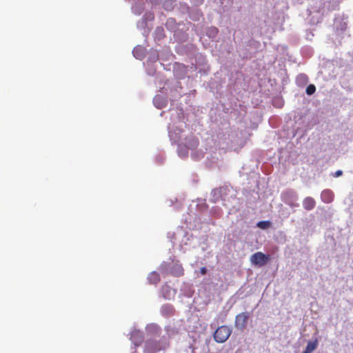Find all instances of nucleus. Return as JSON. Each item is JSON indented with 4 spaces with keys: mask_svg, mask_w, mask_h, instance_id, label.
<instances>
[{
    "mask_svg": "<svg viewBox=\"0 0 353 353\" xmlns=\"http://www.w3.org/2000/svg\"><path fill=\"white\" fill-rule=\"evenodd\" d=\"M149 353H154V351H149Z\"/></svg>",
    "mask_w": 353,
    "mask_h": 353,
    "instance_id": "2eb2a0df",
    "label": "nucleus"
},
{
    "mask_svg": "<svg viewBox=\"0 0 353 353\" xmlns=\"http://www.w3.org/2000/svg\"><path fill=\"white\" fill-rule=\"evenodd\" d=\"M317 345L318 340L316 339L314 341H310L307 343L303 353H311L317 347Z\"/></svg>",
    "mask_w": 353,
    "mask_h": 353,
    "instance_id": "0eeeda50",
    "label": "nucleus"
},
{
    "mask_svg": "<svg viewBox=\"0 0 353 353\" xmlns=\"http://www.w3.org/2000/svg\"><path fill=\"white\" fill-rule=\"evenodd\" d=\"M343 174V172L341 170H337L335 174H334V176L338 177V176H341Z\"/></svg>",
    "mask_w": 353,
    "mask_h": 353,
    "instance_id": "ddd939ff",
    "label": "nucleus"
},
{
    "mask_svg": "<svg viewBox=\"0 0 353 353\" xmlns=\"http://www.w3.org/2000/svg\"><path fill=\"white\" fill-rule=\"evenodd\" d=\"M321 200L324 203H331L334 199V194L330 190H325L321 192Z\"/></svg>",
    "mask_w": 353,
    "mask_h": 353,
    "instance_id": "39448f33",
    "label": "nucleus"
},
{
    "mask_svg": "<svg viewBox=\"0 0 353 353\" xmlns=\"http://www.w3.org/2000/svg\"><path fill=\"white\" fill-rule=\"evenodd\" d=\"M219 193H220V192H219V190H214V192H213V194H219Z\"/></svg>",
    "mask_w": 353,
    "mask_h": 353,
    "instance_id": "4468645a",
    "label": "nucleus"
},
{
    "mask_svg": "<svg viewBox=\"0 0 353 353\" xmlns=\"http://www.w3.org/2000/svg\"><path fill=\"white\" fill-rule=\"evenodd\" d=\"M256 225L261 229H266L270 225V222L268 221H261L258 222Z\"/></svg>",
    "mask_w": 353,
    "mask_h": 353,
    "instance_id": "6e6552de",
    "label": "nucleus"
},
{
    "mask_svg": "<svg viewBox=\"0 0 353 353\" xmlns=\"http://www.w3.org/2000/svg\"><path fill=\"white\" fill-rule=\"evenodd\" d=\"M156 32L159 33L160 37H164L163 29L162 28H157Z\"/></svg>",
    "mask_w": 353,
    "mask_h": 353,
    "instance_id": "9d476101",
    "label": "nucleus"
},
{
    "mask_svg": "<svg viewBox=\"0 0 353 353\" xmlns=\"http://www.w3.org/2000/svg\"><path fill=\"white\" fill-rule=\"evenodd\" d=\"M138 51H139L138 48H134V50H133V54H134L135 57L139 58V59H141V56L139 55V53H138Z\"/></svg>",
    "mask_w": 353,
    "mask_h": 353,
    "instance_id": "9b49d317",
    "label": "nucleus"
},
{
    "mask_svg": "<svg viewBox=\"0 0 353 353\" xmlns=\"http://www.w3.org/2000/svg\"><path fill=\"white\" fill-rule=\"evenodd\" d=\"M200 272H201V274H203V275L205 274L207 272L206 268H205V267L201 268L200 270Z\"/></svg>",
    "mask_w": 353,
    "mask_h": 353,
    "instance_id": "f8f14e48",
    "label": "nucleus"
},
{
    "mask_svg": "<svg viewBox=\"0 0 353 353\" xmlns=\"http://www.w3.org/2000/svg\"><path fill=\"white\" fill-rule=\"evenodd\" d=\"M316 205V201L311 196H307L304 199L303 201V206L306 210H311L314 208Z\"/></svg>",
    "mask_w": 353,
    "mask_h": 353,
    "instance_id": "20e7f679",
    "label": "nucleus"
},
{
    "mask_svg": "<svg viewBox=\"0 0 353 353\" xmlns=\"http://www.w3.org/2000/svg\"><path fill=\"white\" fill-rule=\"evenodd\" d=\"M316 91V87L313 84L309 85L306 88V93L308 95H311L314 94Z\"/></svg>",
    "mask_w": 353,
    "mask_h": 353,
    "instance_id": "1a4fd4ad",
    "label": "nucleus"
},
{
    "mask_svg": "<svg viewBox=\"0 0 353 353\" xmlns=\"http://www.w3.org/2000/svg\"><path fill=\"white\" fill-rule=\"evenodd\" d=\"M270 261V256L261 252H257L250 257L251 263L259 267L265 265Z\"/></svg>",
    "mask_w": 353,
    "mask_h": 353,
    "instance_id": "f03ea898",
    "label": "nucleus"
},
{
    "mask_svg": "<svg viewBox=\"0 0 353 353\" xmlns=\"http://www.w3.org/2000/svg\"><path fill=\"white\" fill-rule=\"evenodd\" d=\"M250 318L248 312H241L236 316L234 325L236 329L244 330Z\"/></svg>",
    "mask_w": 353,
    "mask_h": 353,
    "instance_id": "7ed1b4c3",
    "label": "nucleus"
},
{
    "mask_svg": "<svg viewBox=\"0 0 353 353\" xmlns=\"http://www.w3.org/2000/svg\"><path fill=\"white\" fill-rule=\"evenodd\" d=\"M231 333L232 330L228 326L221 325L215 330L214 339L217 343H224L229 338Z\"/></svg>",
    "mask_w": 353,
    "mask_h": 353,
    "instance_id": "f257e3e1",
    "label": "nucleus"
},
{
    "mask_svg": "<svg viewBox=\"0 0 353 353\" xmlns=\"http://www.w3.org/2000/svg\"><path fill=\"white\" fill-rule=\"evenodd\" d=\"M150 284H157L160 281V275L156 272H151L148 277Z\"/></svg>",
    "mask_w": 353,
    "mask_h": 353,
    "instance_id": "423d86ee",
    "label": "nucleus"
}]
</instances>
